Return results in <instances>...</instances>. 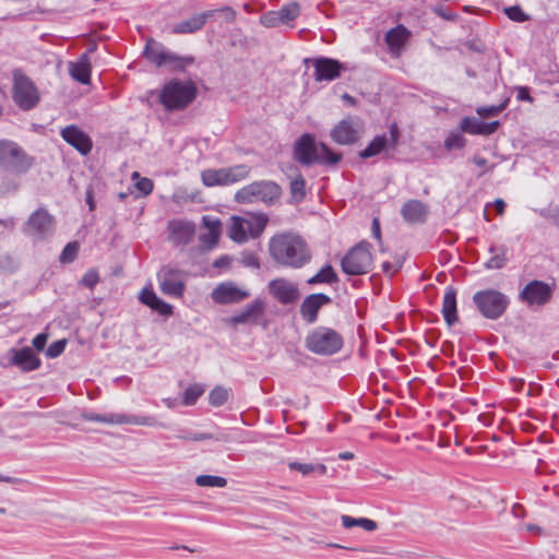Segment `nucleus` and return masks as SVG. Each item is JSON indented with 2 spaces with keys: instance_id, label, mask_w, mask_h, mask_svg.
Instances as JSON below:
<instances>
[{
  "instance_id": "nucleus-41",
  "label": "nucleus",
  "mask_w": 559,
  "mask_h": 559,
  "mask_svg": "<svg viewBox=\"0 0 559 559\" xmlns=\"http://www.w3.org/2000/svg\"><path fill=\"white\" fill-rule=\"evenodd\" d=\"M290 193L296 202L302 201L306 197V180L301 174L290 181Z\"/></svg>"
},
{
  "instance_id": "nucleus-47",
  "label": "nucleus",
  "mask_w": 559,
  "mask_h": 559,
  "mask_svg": "<svg viewBox=\"0 0 559 559\" xmlns=\"http://www.w3.org/2000/svg\"><path fill=\"white\" fill-rule=\"evenodd\" d=\"M503 12L514 22L522 23L528 20V15L519 5L507 7Z\"/></svg>"
},
{
  "instance_id": "nucleus-2",
  "label": "nucleus",
  "mask_w": 559,
  "mask_h": 559,
  "mask_svg": "<svg viewBox=\"0 0 559 559\" xmlns=\"http://www.w3.org/2000/svg\"><path fill=\"white\" fill-rule=\"evenodd\" d=\"M293 155L294 159L302 166L313 164L334 166L342 159L341 154L334 153L322 142L318 143L310 133H304L296 140Z\"/></svg>"
},
{
  "instance_id": "nucleus-16",
  "label": "nucleus",
  "mask_w": 559,
  "mask_h": 559,
  "mask_svg": "<svg viewBox=\"0 0 559 559\" xmlns=\"http://www.w3.org/2000/svg\"><path fill=\"white\" fill-rule=\"evenodd\" d=\"M249 296L250 294L248 290L238 287L230 281L219 283L211 294L213 301L218 305L237 304Z\"/></svg>"
},
{
  "instance_id": "nucleus-20",
  "label": "nucleus",
  "mask_w": 559,
  "mask_h": 559,
  "mask_svg": "<svg viewBox=\"0 0 559 559\" xmlns=\"http://www.w3.org/2000/svg\"><path fill=\"white\" fill-rule=\"evenodd\" d=\"M10 365L19 367L23 372H29L40 367V358L29 347L10 349Z\"/></svg>"
},
{
  "instance_id": "nucleus-35",
  "label": "nucleus",
  "mask_w": 559,
  "mask_h": 559,
  "mask_svg": "<svg viewBox=\"0 0 559 559\" xmlns=\"http://www.w3.org/2000/svg\"><path fill=\"white\" fill-rule=\"evenodd\" d=\"M489 251L491 253H493V255L485 263L486 269H488V270L502 269L507 262V259H506L507 248L504 246H500L499 248L491 246L489 248Z\"/></svg>"
},
{
  "instance_id": "nucleus-10",
  "label": "nucleus",
  "mask_w": 559,
  "mask_h": 559,
  "mask_svg": "<svg viewBox=\"0 0 559 559\" xmlns=\"http://www.w3.org/2000/svg\"><path fill=\"white\" fill-rule=\"evenodd\" d=\"M370 249L368 241H360L353 247L341 261L342 271L353 276L368 273L372 267Z\"/></svg>"
},
{
  "instance_id": "nucleus-19",
  "label": "nucleus",
  "mask_w": 559,
  "mask_h": 559,
  "mask_svg": "<svg viewBox=\"0 0 559 559\" xmlns=\"http://www.w3.org/2000/svg\"><path fill=\"white\" fill-rule=\"evenodd\" d=\"M331 302V297L323 293L308 295L300 305V316L307 323L312 324L318 320L320 309Z\"/></svg>"
},
{
  "instance_id": "nucleus-53",
  "label": "nucleus",
  "mask_w": 559,
  "mask_h": 559,
  "mask_svg": "<svg viewBox=\"0 0 559 559\" xmlns=\"http://www.w3.org/2000/svg\"><path fill=\"white\" fill-rule=\"evenodd\" d=\"M240 262L246 267L260 269L259 258L253 252H243Z\"/></svg>"
},
{
  "instance_id": "nucleus-43",
  "label": "nucleus",
  "mask_w": 559,
  "mask_h": 559,
  "mask_svg": "<svg viewBox=\"0 0 559 559\" xmlns=\"http://www.w3.org/2000/svg\"><path fill=\"white\" fill-rule=\"evenodd\" d=\"M462 133L463 132H461V130L450 132V134L444 140V147L448 151L463 148L466 144V139Z\"/></svg>"
},
{
  "instance_id": "nucleus-42",
  "label": "nucleus",
  "mask_w": 559,
  "mask_h": 559,
  "mask_svg": "<svg viewBox=\"0 0 559 559\" xmlns=\"http://www.w3.org/2000/svg\"><path fill=\"white\" fill-rule=\"evenodd\" d=\"M481 126H483V121L480 119L475 118V117H464L461 120L460 129H461V132H463V133H468V134L475 135V134H480Z\"/></svg>"
},
{
  "instance_id": "nucleus-45",
  "label": "nucleus",
  "mask_w": 559,
  "mask_h": 559,
  "mask_svg": "<svg viewBox=\"0 0 559 559\" xmlns=\"http://www.w3.org/2000/svg\"><path fill=\"white\" fill-rule=\"evenodd\" d=\"M79 249L80 246L76 241L67 243L60 254V262L63 264L73 262L78 255Z\"/></svg>"
},
{
  "instance_id": "nucleus-8",
  "label": "nucleus",
  "mask_w": 559,
  "mask_h": 559,
  "mask_svg": "<svg viewBox=\"0 0 559 559\" xmlns=\"http://www.w3.org/2000/svg\"><path fill=\"white\" fill-rule=\"evenodd\" d=\"M12 80V98L15 105L24 111L34 109L40 100L35 83L21 69L13 70Z\"/></svg>"
},
{
  "instance_id": "nucleus-49",
  "label": "nucleus",
  "mask_w": 559,
  "mask_h": 559,
  "mask_svg": "<svg viewBox=\"0 0 559 559\" xmlns=\"http://www.w3.org/2000/svg\"><path fill=\"white\" fill-rule=\"evenodd\" d=\"M67 341L58 340L51 343L46 349V356L48 358L59 357L66 349Z\"/></svg>"
},
{
  "instance_id": "nucleus-13",
  "label": "nucleus",
  "mask_w": 559,
  "mask_h": 559,
  "mask_svg": "<svg viewBox=\"0 0 559 559\" xmlns=\"http://www.w3.org/2000/svg\"><path fill=\"white\" fill-rule=\"evenodd\" d=\"M82 418L86 421L102 423L108 425H136L153 427L157 420L153 416H138L122 413L97 414L94 412H85Z\"/></svg>"
},
{
  "instance_id": "nucleus-37",
  "label": "nucleus",
  "mask_w": 559,
  "mask_h": 559,
  "mask_svg": "<svg viewBox=\"0 0 559 559\" xmlns=\"http://www.w3.org/2000/svg\"><path fill=\"white\" fill-rule=\"evenodd\" d=\"M164 50L165 48L163 47V45L154 40H150L146 44L144 55L150 61L155 63L157 67H163Z\"/></svg>"
},
{
  "instance_id": "nucleus-63",
  "label": "nucleus",
  "mask_w": 559,
  "mask_h": 559,
  "mask_svg": "<svg viewBox=\"0 0 559 559\" xmlns=\"http://www.w3.org/2000/svg\"><path fill=\"white\" fill-rule=\"evenodd\" d=\"M203 224L209 228V231H211L212 228L219 230L221 227V222L218 219H213L210 216H203Z\"/></svg>"
},
{
  "instance_id": "nucleus-62",
  "label": "nucleus",
  "mask_w": 559,
  "mask_h": 559,
  "mask_svg": "<svg viewBox=\"0 0 559 559\" xmlns=\"http://www.w3.org/2000/svg\"><path fill=\"white\" fill-rule=\"evenodd\" d=\"M218 238H219V230H215V228H212V230L209 231L206 237L205 236L201 237V241H203V242L209 241L210 243L215 245V243H217Z\"/></svg>"
},
{
  "instance_id": "nucleus-38",
  "label": "nucleus",
  "mask_w": 559,
  "mask_h": 559,
  "mask_svg": "<svg viewBox=\"0 0 559 559\" xmlns=\"http://www.w3.org/2000/svg\"><path fill=\"white\" fill-rule=\"evenodd\" d=\"M280 21L282 25H287L300 13V7L297 2H290L283 5L280 10H277Z\"/></svg>"
},
{
  "instance_id": "nucleus-14",
  "label": "nucleus",
  "mask_w": 559,
  "mask_h": 559,
  "mask_svg": "<svg viewBox=\"0 0 559 559\" xmlns=\"http://www.w3.org/2000/svg\"><path fill=\"white\" fill-rule=\"evenodd\" d=\"M307 67L311 66L314 70L313 78L317 82H331L340 78L346 66L337 59L330 57H313L304 60Z\"/></svg>"
},
{
  "instance_id": "nucleus-61",
  "label": "nucleus",
  "mask_w": 559,
  "mask_h": 559,
  "mask_svg": "<svg viewBox=\"0 0 559 559\" xmlns=\"http://www.w3.org/2000/svg\"><path fill=\"white\" fill-rule=\"evenodd\" d=\"M357 526H361L364 530L371 532L377 528V523L373 520L366 519V518H358L357 519Z\"/></svg>"
},
{
  "instance_id": "nucleus-18",
  "label": "nucleus",
  "mask_w": 559,
  "mask_h": 559,
  "mask_svg": "<svg viewBox=\"0 0 559 559\" xmlns=\"http://www.w3.org/2000/svg\"><path fill=\"white\" fill-rule=\"evenodd\" d=\"M60 135L63 141L74 147L81 155L85 156L92 151L93 143L91 138L75 124L63 128Z\"/></svg>"
},
{
  "instance_id": "nucleus-6",
  "label": "nucleus",
  "mask_w": 559,
  "mask_h": 559,
  "mask_svg": "<svg viewBox=\"0 0 559 559\" xmlns=\"http://www.w3.org/2000/svg\"><path fill=\"white\" fill-rule=\"evenodd\" d=\"M33 162V157L17 143L0 140V169L13 175H22L28 171Z\"/></svg>"
},
{
  "instance_id": "nucleus-23",
  "label": "nucleus",
  "mask_w": 559,
  "mask_h": 559,
  "mask_svg": "<svg viewBox=\"0 0 559 559\" xmlns=\"http://www.w3.org/2000/svg\"><path fill=\"white\" fill-rule=\"evenodd\" d=\"M265 309V304L262 299L257 298L249 305H247L242 310L237 312L230 318V323L233 325L245 324L250 321L257 320L261 314H263Z\"/></svg>"
},
{
  "instance_id": "nucleus-1",
  "label": "nucleus",
  "mask_w": 559,
  "mask_h": 559,
  "mask_svg": "<svg viewBox=\"0 0 559 559\" xmlns=\"http://www.w3.org/2000/svg\"><path fill=\"white\" fill-rule=\"evenodd\" d=\"M269 251L276 264L294 270L304 267L312 259L307 241L292 231L273 236L269 241Z\"/></svg>"
},
{
  "instance_id": "nucleus-40",
  "label": "nucleus",
  "mask_w": 559,
  "mask_h": 559,
  "mask_svg": "<svg viewBox=\"0 0 559 559\" xmlns=\"http://www.w3.org/2000/svg\"><path fill=\"white\" fill-rule=\"evenodd\" d=\"M195 484L200 487L224 488L227 485V479L214 475H199L195 478Z\"/></svg>"
},
{
  "instance_id": "nucleus-27",
  "label": "nucleus",
  "mask_w": 559,
  "mask_h": 559,
  "mask_svg": "<svg viewBox=\"0 0 559 559\" xmlns=\"http://www.w3.org/2000/svg\"><path fill=\"white\" fill-rule=\"evenodd\" d=\"M69 71L75 81L82 84L90 83L91 67L86 56H83L79 61L71 63Z\"/></svg>"
},
{
  "instance_id": "nucleus-54",
  "label": "nucleus",
  "mask_w": 559,
  "mask_h": 559,
  "mask_svg": "<svg viewBox=\"0 0 559 559\" xmlns=\"http://www.w3.org/2000/svg\"><path fill=\"white\" fill-rule=\"evenodd\" d=\"M158 298L155 292L152 288L145 287L139 295V300L151 308V305Z\"/></svg>"
},
{
  "instance_id": "nucleus-3",
  "label": "nucleus",
  "mask_w": 559,
  "mask_h": 559,
  "mask_svg": "<svg viewBox=\"0 0 559 559\" xmlns=\"http://www.w3.org/2000/svg\"><path fill=\"white\" fill-rule=\"evenodd\" d=\"M197 94L198 87L193 81L173 79L164 84L159 102L167 110H182L195 99Z\"/></svg>"
},
{
  "instance_id": "nucleus-60",
  "label": "nucleus",
  "mask_w": 559,
  "mask_h": 559,
  "mask_svg": "<svg viewBox=\"0 0 559 559\" xmlns=\"http://www.w3.org/2000/svg\"><path fill=\"white\" fill-rule=\"evenodd\" d=\"M48 335L46 333H39L37 334L33 341L32 344L37 350H43L46 346Z\"/></svg>"
},
{
  "instance_id": "nucleus-58",
  "label": "nucleus",
  "mask_w": 559,
  "mask_h": 559,
  "mask_svg": "<svg viewBox=\"0 0 559 559\" xmlns=\"http://www.w3.org/2000/svg\"><path fill=\"white\" fill-rule=\"evenodd\" d=\"M500 122L498 120L491 121V122H484L481 126V132L480 135H490L497 131L499 128Z\"/></svg>"
},
{
  "instance_id": "nucleus-44",
  "label": "nucleus",
  "mask_w": 559,
  "mask_h": 559,
  "mask_svg": "<svg viewBox=\"0 0 559 559\" xmlns=\"http://www.w3.org/2000/svg\"><path fill=\"white\" fill-rule=\"evenodd\" d=\"M229 396L227 389L223 386H215L209 394V403L214 407L224 405Z\"/></svg>"
},
{
  "instance_id": "nucleus-52",
  "label": "nucleus",
  "mask_w": 559,
  "mask_h": 559,
  "mask_svg": "<svg viewBox=\"0 0 559 559\" xmlns=\"http://www.w3.org/2000/svg\"><path fill=\"white\" fill-rule=\"evenodd\" d=\"M133 178H139V180L135 183V187L139 191H141L143 194L147 195L153 191L154 185L153 181L148 178H140L138 173L133 174Z\"/></svg>"
},
{
  "instance_id": "nucleus-9",
  "label": "nucleus",
  "mask_w": 559,
  "mask_h": 559,
  "mask_svg": "<svg viewBox=\"0 0 559 559\" xmlns=\"http://www.w3.org/2000/svg\"><path fill=\"white\" fill-rule=\"evenodd\" d=\"M473 302L483 317L497 320L506 312L510 298L496 289H483L474 294Z\"/></svg>"
},
{
  "instance_id": "nucleus-55",
  "label": "nucleus",
  "mask_w": 559,
  "mask_h": 559,
  "mask_svg": "<svg viewBox=\"0 0 559 559\" xmlns=\"http://www.w3.org/2000/svg\"><path fill=\"white\" fill-rule=\"evenodd\" d=\"M506 106H507V100L498 106L478 107L476 111L479 116H493V115H498L499 112H501L506 108Z\"/></svg>"
},
{
  "instance_id": "nucleus-36",
  "label": "nucleus",
  "mask_w": 559,
  "mask_h": 559,
  "mask_svg": "<svg viewBox=\"0 0 559 559\" xmlns=\"http://www.w3.org/2000/svg\"><path fill=\"white\" fill-rule=\"evenodd\" d=\"M163 67L164 66H170L175 70H181L186 66L193 63L192 57H180L176 55L175 52H171L169 50H164V57H163Z\"/></svg>"
},
{
  "instance_id": "nucleus-34",
  "label": "nucleus",
  "mask_w": 559,
  "mask_h": 559,
  "mask_svg": "<svg viewBox=\"0 0 559 559\" xmlns=\"http://www.w3.org/2000/svg\"><path fill=\"white\" fill-rule=\"evenodd\" d=\"M201 179L206 187L226 186L224 167L203 170Z\"/></svg>"
},
{
  "instance_id": "nucleus-22",
  "label": "nucleus",
  "mask_w": 559,
  "mask_h": 559,
  "mask_svg": "<svg viewBox=\"0 0 559 559\" xmlns=\"http://www.w3.org/2000/svg\"><path fill=\"white\" fill-rule=\"evenodd\" d=\"M427 206L419 200H408L401 209V215L409 224H421L427 217Z\"/></svg>"
},
{
  "instance_id": "nucleus-57",
  "label": "nucleus",
  "mask_w": 559,
  "mask_h": 559,
  "mask_svg": "<svg viewBox=\"0 0 559 559\" xmlns=\"http://www.w3.org/2000/svg\"><path fill=\"white\" fill-rule=\"evenodd\" d=\"M400 139V131L395 123L390 126V139L389 140V147L392 150H395L397 146V142Z\"/></svg>"
},
{
  "instance_id": "nucleus-15",
  "label": "nucleus",
  "mask_w": 559,
  "mask_h": 559,
  "mask_svg": "<svg viewBox=\"0 0 559 559\" xmlns=\"http://www.w3.org/2000/svg\"><path fill=\"white\" fill-rule=\"evenodd\" d=\"M362 126V121L358 117H347L331 130L330 135L337 144L350 145L358 141Z\"/></svg>"
},
{
  "instance_id": "nucleus-24",
  "label": "nucleus",
  "mask_w": 559,
  "mask_h": 559,
  "mask_svg": "<svg viewBox=\"0 0 559 559\" xmlns=\"http://www.w3.org/2000/svg\"><path fill=\"white\" fill-rule=\"evenodd\" d=\"M216 11H205L194 14L188 20L182 21L174 26L175 34H192L201 29L206 23L207 19L213 17Z\"/></svg>"
},
{
  "instance_id": "nucleus-28",
  "label": "nucleus",
  "mask_w": 559,
  "mask_h": 559,
  "mask_svg": "<svg viewBox=\"0 0 559 559\" xmlns=\"http://www.w3.org/2000/svg\"><path fill=\"white\" fill-rule=\"evenodd\" d=\"M251 167L246 164H238L230 167H224L226 186L235 185L247 179Z\"/></svg>"
},
{
  "instance_id": "nucleus-46",
  "label": "nucleus",
  "mask_w": 559,
  "mask_h": 559,
  "mask_svg": "<svg viewBox=\"0 0 559 559\" xmlns=\"http://www.w3.org/2000/svg\"><path fill=\"white\" fill-rule=\"evenodd\" d=\"M288 467L290 469L300 472L302 475H309L317 469H319L321 472V474H324L325 469H326L324 465H313V464L298 463V462H290L288 464Z\"/></svg>"
},
{
  "instance_id": "nucleus-39",
  "label": "nucleus",
  "mask_w": 559,
  "mask_h": 559,
  "mask_svg": "<svg viewBox=\"0 0 559 559\" xmlns=\"http://www.w3.org/2000/svg\"><path fill=\"white\" fill-rule=\"evenodd\" d=\"M204 391L205 389L202 384L194 383L189 385L183 392L182 404L186 406L194 405Z\"/></svg>"
},
{
  "instance_id": "nucleus-33",
  "label": "nucleus",
  "mask_w": 559,
  "mask_h": 559,
  "mask_svg": "<svg viewBox=\"0 0 559 559\" xmlns=\"http://www.w3.org/2000/svg\"><path fill=\"white\" fill-rule=\"evenodd\" d=\"M193 234V226L188 222H177L173 225L171 235L176 242L188 243Z\"/></svg>"
},
{
  "instance_id": "nucleus-64",
  "label": "nucleus",
  "mask_w": 559,
  "mask_h": 559,
  "mask_svg": "<svg viewBox=\"0 0 559 559\" xmlns=\"http://www.w3.org/2000/svg\"><path fill=\"white\" fill-rule=\"evenodd\" d=\"M231 259L228 255H222L213 262V266L217 269L226 267L230 264Z\"/></svg>"
},
{
  "instance_id": "nucleus-30",
  "label": "nucleus",
  "mask_w": 559,
  "mask_h": 559,
  "mask_svg": "<svg viewBox=\"0 0 559 559\" xmlns=\"http://www.w3.org/2000/svg\"><path fill=\"white\" fill-rule=\"evenodd\" d=\"M389 147V140L385 134L377 135L367 146L359 153L362 159L373 157Z\"/></svg>"
},
{
  "instance_id": "nucleus-7",
  "label": "nucleus",
  "mask_w": 559,
  "mask_h": 559,
  "mask_svg": "<svg viewBox=\"0 0 559 559\" xmlns=\"http://www.w3.org/2000/svg\"><path fill=\"white\" fill-rule=\"evenodd\" d=\"M22 231L33 242H43L53 236L56 218L46 207H38L29 214L22 226Z\"/></svg>"
},
{
  "instance_id": "nucleus-17",
  "label": "nucleus",
  "mask_w": 559,
  "mask_h": 559,
  "mask_svg": "<svg viewBox=\"0 0 559 559\" xmlns=\"http://www.w3.org/2000/svg\"><path fill=\"white\" fill-rule=\"evenodd\" d=\"M270 294L282 305H290L299 299L298 286L286 278H275L269 283Z\"/></svg>"
},
{
  "instance_id": "nucleus-50",
  "label": "nucleus",
  "mask_w": 559,
  "mask_h": 559,
  "mask_svg": "<svg viewBox=\"0 0 559 559\" xmlns=\"http://www.w3.org/2000/svg\"><path fill=\"white\" fill-rule=\"evenodd\" d=\"M260 22L265 27H277L282 25L277 11H269L264 13L260 19Z\"/></svg>"
},
{
  "instance_id": "nucleus-4",
  "label": "nucleus",
  "mask_w": 559,
  "mask_h": 559,
  "mask_svg": "<svg viewBox=\"0 0 559 559\" xmlns=\"http://www.w3.org/2000/svg\"><path fill=\"white\" fill-rule=\"evenodd\" d=\"M281 187L272 180L253 181L236 191L234 200L240 204L263 203L272 205L280 200Z\"/></svg>"
},
{
  "instance_id": "nucleus-12",
  "label": "nucleus",
  "mask_w": 559,
  "mask_h": 559,
  "mask_svg": "<svg viewBox=\"0 0 559 559\" xmlns=\"http://www.w3.org/2000/svg\"><path fill=\"white\" fill-rule=\"evenodd\" d=\"M554 287L544 281L532 280L519 293V300L530 308L544 307L552 299Z\"/></svg>"
},
{
  "instance_id": "nucleus-25",
  "label": "nucleus",
  "mask_w": 559,
  "mask_h": 559,
  "mask_svg": "<svg viewBox=\"0 0 559 559\" xmlns=\"http://www.w3.org/2000/svg\"><path fill=\"white\" fill-rule=\"evenodd\" d=\"M442 314L449 326L457 321L456 290L454 287H447L442 302Z\"/></svg>"
},
{
  "instance_id": "nucleus-29",
  "label": "nucleus",
  "mask_w": 559,
  "mask_h": 559,
  "mask_svg": "<svg viewBox=\"0 0 559 559\" xmlns=\"http://www.w3.org/2000/svg\"><path fill=\"white\" fill-rule=\"evenodd\" d=\"M178 439L187 440V441H204V440H215V441H229V438L226 433H209V432H194L191 430H183L181 433L177 436Z\"/></svg>"
},
{
  "instance_id": "nucleus-5",
  "label": "nucleus",
  "mask_w": 559,
  "mask_h": 559,
  "mask_svg": "<svg viewBox=\"0 0 559 559\" xmlns=\"http://www.w3.org/2000/svg\"><path fill=\"white\" fill-rule=\"evenodd\" d=\"M343 345V336L334 329L323 325L311 330L305 340L306 348L320 356H332L338 353Z\"/></svg>"
},
{
  "instance_id": "nucleus-31",
  "label": "nucleus",
  "mask_w": 559,
  "mask_h": 559,
  "mask_svg": "<svg viewBox=\"0 0 559 559\" xmlns=\"http://www.w3.org/2000/svg\"><path fill=\"white\" fill-rule=\"evenodd\" d=\"M269 223V217L264 213L254 214L247 218V233H249V237L258 238L265 229Z\"/></svg>"
},
{
  "instance_id": "nucleus-26",
  "label": "nucleus",
  "mask_w": 559,
  "mask_h": 559,
  "mask_svg": "<svg viewBox=\"0 0 559 559\" xmlns=\"http://www.w3.org/2000/svg\"><path fill=\"white\" fill-rule=\"evenodd\" d=\"M247 218L241 216H233L230 224L228 225L227 235L228 237L238 243H243L249 239V233H247Z\"/></svg>"
},
{
  "instance_id": "nucleus-59",
  "label": "nucleus",
  "mask_w": 559,
  "mask_h": 559,
  "mask_svg": "<svg viewBox=\"0 0 559 559\" xmlns=\"http://www.w3.org/2000/svg\"><path fill=\"white\" fill-rule=\"evenodd\" d=\"M215 11L221 12L224 15L225 21L228 23H233L236 20V16H237L236 11L228 5H225Z\"/></svg>"
},
{
  "instance_id": "nucleus-21",
  "label": "nucleus",
  "mask_w": 559,
  "mask_h": 559,
  "mask_svg": "<svg viewBox=\"0 0 559 559\" xmlns=\"http://www.w3.org/2000/svg\"><path fill=\"white\" fill-rule=\"evenodd\" d=\"M411 32L402 24L389 29L384 36V41L388 45L391 56L395 58L401 57Z\"/></svg>"
},
{
  "instance_id": "nucleus-56",
  "label": "nucleus",
  "mask_w": 559,
  "mask_h": 559,
  "mask_svg": "<svg viewBox=\"0 0 559 559\" xmlns=\"http://www.w3.org/2000/svg\"><path fill=\"white\" fill-rule=\"evenodd\" d=\"M516 99L519 102H528L533 103V97L531 96L530 88L527 86H516Z\"/></svg>"
},
{
  "instance_id": "nucleus-48",
  "label": "nucleus",
  "mask_w": 559,
  "mask_h": 559,
  "mask_svg": "<svg viewBox=\"0 0 559 559\" xmlns=\"http://www.w3.org/2000/svg\"><path fill=\"white\" fill-rule=\"evenodd\" d=\"M151 309L163 317H170L174 312V307L159 297L151 305Z\"/></svg>"
},
{
  "instance_id": "nucleus-32",
  "label": "nucleus",
  "mask_w": 559,
  "mask_h": 559,
  "mask_svg": "<svg viewBox=\"0 0 559 559\" xmlns=\"http://www.w3.org/2000/svg\"><path fill=\"white\" fill-rule=\"evenodd\" d=\"M338 282V276L331 264H325L319 270L317 274L311 276L307 283L309 285L316 284H334Z\"/></svg>"
},
{
  "instance_id": "nucleus-51",
  "label": "nucleus",
  "mask_w": 559,
  "mask_h": 559,
  "mask_svg": "<svg viewBox=\"0 0 559 559\" xmlns=\"http://www.w3.org/2000/svg\"><path fill=\"white\" fill-rule=\"evenodd\" d=\"M99 282V276L96 270H88L82 277L81 284L85 287L93 289Z\"/></svg>"
},
{
  "instance_id": "nucleus-11",
  "label": "nucleus",
  "mask_w": 559,
  "mask_h": 559,
  "mask_svg": "<svg viewBox=\"0 0 559 559\" xmlns=\"http://www.w3.org/2000/svg\"><path fill=\"white\" fill-rule=\"evenodd\" d=\"M157 281L160 292L173 298H181L186 290V274L182 270L164 265L157 272Z\"/></svg>"
}]
</instances>
